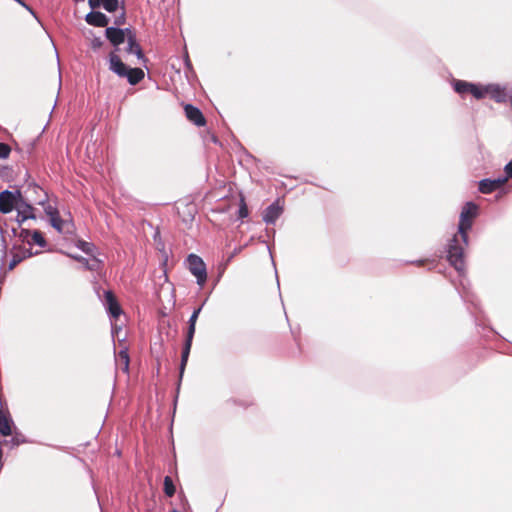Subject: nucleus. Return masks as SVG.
Listing matches in <instances>:
<instances>
[{
  "instance_id": "ea45409f",
  "label": "nucleus",
  "mask_w": 512,
  "mask_h": 512,
  "mask_svg": "<svg viewBox=\"0 0 512 512\" xmlns=\"http://www.w3.org/2000/svg\"><path fill=\"white\" fill-rule=\"evenodd\" d=\"M12 173V168L9 167V166H2L0 168V176L2 178H7L10 176V174Z\"/></svg>"
},
{
  "instance_id": "bb28decb",
  "label": "nucleus",
  "mask_w": 512,
  "mask_h": 512,
  "mask_svg": "<svg viewBox=\"0 0 512 512\" xmlns=\"http://www.w3.org/2000/svg\"><path fill=\"white\" fill-rule=\"evenodd\" d=\"M163 491L167 497H173L176 493V486L170 476H165L163 480Z\"/></svg>"
},
{
  "instance_id": "7c9ffc66",
  "label": "nucleus",
  "mask_w": 512,
  "mask_h": 512,
  "mask_svg": "<svg viewBox=\"0 0 512 512\" xmlns=\"http://www.w3.org/2000/svg\"><path fill=\"white\" fill-rule=\"evenodd\" d=\"M121 8L120 0H104L103 9L108 13H114Z\"/></svg>"
},
{
  "instance_id": "2f4dec72",
  "label": "nucleus",
  "mask_w": 512,
  "mask_h": 512,
  "mask_svg": "<svg viewBox=\"0 0 512 512\" xmlns=\"http://www.w3.org/2000/svg\"><path fill=\"white\" fill-rule=\"evenodd\" d=\"M18 239L21 243H27L31 247V234L32 230L28 228H24L21 226L20 230H18Z\"/></svg>"
},
{
  "instance_id": "f257e3e1",
  "label": "nucleus",
  "mask_w": 512,
  "mask_h": 512,
  "mask_svg": "<svg viewBox=\"0 0 512 512\" xmlns=\"http://www.w3.org/2000/svg\"><path fill=\"white\" fill-rule=\"evenodd\" d=\"M108 69L119 78H125L131 86L139 84L145 77L142 68L127 65L115 52L108 55Z\"/></svg>"
},
{
  "instance_id": "5701e85b",
  "label": "nucleus",
  "mask_w": 512,
  "mask_h": 512,
  "mask_svg": "<svg viewBox=\"0 0 512 512\" xmlns=\"http://www.w3.org/2000/svg\"><path fill=\"white\" fill-rule=\"evenodd\" d=\"M44 194H45L44 199L38 201V204L43 207L45 215L50 220L51 218L56 217L60 213H59V210L57 207L52 206L51 204L48 203V194L46 192H44Z\"/></svg>"
},
{
  "instance_id": "6e6d98bb",
  "label": "nucleus",
  "mask_w": 512,
  "mask_h": 512,
  "mask_svg": "<svg viewBox=\"0 0 512 512\" xmlns=\"http://www.w3.org/2000/svg\"><path fill=\"white\" fill-rule=\"evenodd\" d=\"M171 512H181V511H179L177 509H172Z\"/></svg>"
},
{
  "instance_id": "a211bd4d",
  "label": "nucleus",
  "mask_w": 512,
  "mask_h": 512,
  "mask_svg": "<svg viewBox=\"0 0 512 512\" xmlns=\"http://www.w3.org/2000/svg\"><path fill=\"white\" fill-rule=\"evenodd\" d=\"M30 443V440L26 438L19 430L15 428V431L12 433L11 439H3L0 440V445H9L10 448L18 447L21 444Z\"/></svg>"
},
{
  "instance_id": "f8f14e48",
  "label": "nucleus",
  "mask_w": 512,
  "mask_h": 512,
  "mask_svg": "<svg viewBox=\"0 0 512 512\" xmlns=\"http://www.w3.org/2000/svg\"><path fill=\"white\" fill-rule=\"evenodd\" d=\"M104 35L114 48L112 52L115 53L120 51V45L126 41L122 34V27H106Z\"/></svg>"
},
{
  "instance_id": "aec40b11",
  "label": "nucleus",
  "mask_w": 512,
  "mask_h": 512,
  "mask_svg": "<svg viewBox=\"0 0 512 512\" xmlns=\"http://www.w3.org/2000/svg\"><path fill=\"white\" fill-rule=\"evenodd\" d=\"M487 84L471 82L470 93L475 99L481 100L487 96Z\"/></svg>"
},
{
  "instance_id": "f03ea898",
  "label": "nucleus",
  "mask_w": 512,
  "mask_h": 512,
  "mask_svg": "<svg viewBox=\"0 0 512 512\" xmlns=\"http://www.w3.org/2000/svg\"><path fill=\"white\" fill-rule=\"evenodd\" d=\"M458 235H453L446 245V259L460 276L465 274V248Z\"/></svg>"
},
{
  "instance_id": "4468645a",
  "label": "nucleus",
  "mask_w": 512,
  "mask_h": 512,
  "mask_svg": "<svg viewBox=\"0 0 512 512\" xmlns=\"http://www.w3.org/2000/svg\"><path fill=\"white\" fill-rule=\"evenodd\" d=\"M284 211L283 206L279 204V200L273 201L263 212V221L266 224H275Z\"/></svg>"
},
{
  "instance_id": "a878e982",
  "label": "nucleus",
  "mask_w": 512,
  "mask_h": 512,
  "mask_svg": "<svg viewBox=\"0 0 512 512\" xmlns=\"http://www.w3.org/2000/svg\"><path fill=\"white\" fill-rule=\"evenodd\" d=\"M75 246L89 256H93L97 250V247L92 242H87L83 239H78L75 243Z\"/></svg>"
},
{
  "instance_id": "9d476101",
  "label": "nucleus",
  "mask_w": 512,
  "mask_h": 512,
  "mask_svg": "<svg viewBox=\"0 0 512 512\" xmlns=\"http://www.w3.org/2000/svg\"><path fill=\"white\" fill-rule=\"evenodd\" d=\"M184 113L188 121L197 127H203L206 125V118L203 112L197 106L187 103L184 105Z\"/></svg>"
},
{
  "instance_id": "79ce46f5",
  "label": "nucleus",
  "mask_w": 512,
  "mask_h": 512,
  "mask_svg": "<svg viewBox=\"0 0 512 512\" xmlns=\"http://www.w3.org/2000/svg\"><path fill=\"white\" fill-rule=\"evenodd\" d=\"M156 345L157 343H155L154 346L151 347V353L156 359H158L160 356L161 345H159L158 349L156 348Z\"/></svg>"
},
{
  "instance_id": "864d4df0",
  "label": "nucleus",
  "mask_w": 512,
  "mask_h": 512,
  "mask_svg": "<svg viewBox=\"0 0 512 512\" xmlns=\"http://www.w3.org/2000/svg\"><path fill=\"white\" fill-rule=\"evenodd\" d=\"M34 149V144H31V148L29 150V153H31V151Z\"/></svg>"
},
{
  "instance_id": "58836bf2",
  "label": "nucleus",
  "mask_w": 512,
  "mask_h": 512,
  "mask_svg": "<svg viewBox=\"0 0 512 512\" xmlns=\"http://www.w3.org/2000/svg\"><path fill=\"white\" fill-rule=\"evenodd\" d=\"M104 0H88V5L91 10H97L103 8Z\"/></svg>"
},
{
  "instance_id": "a18cd8bd",
  "label": "nucleus",
  "mask_w": 512,
  "mask_h": 512,
  "mask_svg": "<svg viewBox=\"0 0 512 512\" xmlns=\"http://www.w3.org/2000/svg\"><path fill=\"white\" fill-rule=\"evenodd\" d=\"M120 331H121V328H120V327H119V328H117V327H115V326H112V336H113V337H115V336L119 337V332H120Z\"/></svg>"
},
{
  "instance_id": "412c9836",
  "label": "nucleus",
  "mask_w": 512,
  "mask_h": 512,
  "mask_svg": "<svg viewBox=\"0 0 512 512\" xmlns=\"http://www.w3.org/2000/svg\"><path fill=\"white\" fill-rule=\"evenodd\" d=\"M451 85L453 90L462 97L470 93L471 82L469 81L453 79Z\"/></svg>"
},
{
  "instance_id": "e433bc0d",
  "label": "nucleus",
  "mask_w": 512,
  "mask_h": 512,
  "mask_svg": "<svg viewBox=\"0 0 512 512\" xmlns=\"http://www.w3.org/2000/svg\"><path fill=\"white\" fill-rule=\"evenodd\" d=\"M512 190V185L511 186H501V188H499L497 191V195H496V199L499 200L501 199L503 196L507 195L508 193H510V191Z\"/></svg>"
},
{
  "instance_id": "6e6552de",
  "label": "nucleus",
  "mask_w": 512,
  "mask_h": 512,
  "mask_svg": "<svg viewBox=\"0 0 512 512\" xmlns=\"http://www.w3.org/2000/svg\"><path fill=\"white\" fill-rule=\"evenodd\" d=\"M12 250L14 253L8 263V270H13L18 264H20L25 259L31 258L33 256H37L40 254V251H32L31 248H25L22 245L14 244L12 246Z\"/></svg>"
},
{
  "instance_id": "9b49d317",
  "label": "nucleus",
  "mask_w": 512,
  "mask_h": 512,
  "mask_svg": "<svg viewBox=\"0 0 512 512\" xmlns=\"http://www.w3.org/2000/svg\"><path fill=\"white\" fill-rule=\"evenodd\" d=\"M84 20L88 25L99 28L109 27L108 25L111 21L110 17L101 12L99 9L91 10L88 12L85 15Z\"/></svg>"
},
{
  "instance_id": "f704fd0d",
  "label": "nucleus",
  "mask_w": 512,
  "mask_h": 512,
  "mask_svg": "<svg viewBox=\"0 0 512 512\" xmlns=\"http://www.w3.org/2000/svg\"><path fill=\"white\" fill-rule=\"evenodd\" d=\"M104 45V41L101 39V37L94 36L91 40V49L93 51L99 50Z\"/></svg>"
},
{
  "instance_id": "20e7f679",
  "label": "nucleus",
  "mask_w": 512,
  "mask_h": 512,
  "mask_svg": "<svg viewBox=\"0 0 512 512\" xmlns=\"http://www.w3.org/2000/svg\"><path fill=\"white\" fill-rule=\"evenodd\" d=\"M94 289L96 294L98 295V298L103 304L109 318L118 319L119 316L123 313V309L120 303L118 302L114 292L110 289H107L103 290V293L101 295L99 286H95Z\"/></svg>"
},
{
  "instance_id": "c85d7f7f",
  "label": "nucleus",
  "mask_w": 512,
  "mask_h": 512,
  "mask_svg": "<svg viewBox=\"0 0 512 512\" xmlns=\"http://www.w3.org/2000/svg\"><path fill=\"white\" fill-rule=\"evenodd\" d=\"M49 224L58 232V233H64V226L68 224L67 221H65L60 214L56 217H53L49 220Z\"/></svg>"
},
{
  "instance_id": "c03bdc74",
  "label": "nucleus",
  "mask_w": 512,
  "mask_h": 512,
  "mask_svg": "<svg viewBox=\"0 0 512 512\" xmlns=\"http://www.w3.org/2000/svg\"><path fill=\"white\" fill-rule=\"evenodd\" d=\"M20 228H21V226H19L18 224H17V226H16V227H12V228H11V233H12V236H13V237L18 238V235H19V234H18V230H20Z\"/></svg>"
},
{
  "instance_id": "7ed1b4c3",
  "label": "nucleus",
  "mask_w": 512,
  "mask_h": 512,
  "mask_svg": "<svg viewBox=\"0 0 512 512\" xmlns=\"http://www.w3.org/2000/svg\"><path fill=\"white\" fill-rule=\"evenodd\" d=\"M193 338H194V336H189L186 334L185 340H184V343L182 346L181 360H180V364H179V368H178V381L176 383L175 396H174V400H173V412L174 413H175L176 407H177V402H178V397H179V393H180L182 379H183L185 369H186V366L188 363V359L190 356Z\"/></svg>"
},
{
  "instance_id": "b1692460",
  "label": "nucleus",
  "mask_w": 512,
  "mask_h": 512,
  "mask_svg": "<svg viewBox=\"0 0 512 512\" xmlns=\"http://www.w3.org/2000/svg\"><path fill=\"white\" fill-rule=\"evenodd\" d=\"M249 216V209L246 203L245 196L242 192L239 195V205L237 210V220L243 221Z\"/></svg>"
},
{
  "instance_id": "a19ab883",
  "label": "nucleus",
  "mask_w": 512,
  "mask_h": 512,
  "mask_svg": "<svg viewBox=\"0 0 512 512\" xmlns=\"http://www.w3.org/2000/svg\"><path fill=\"white\" fill-rule=\"evenodd\" d=\"M184 63H185V67H186V69L188 71L194 72L193 71V66H192V63H191V60H190L188 54H186L185 57H184Z\"/></svg>"
},
{
  "instance_id": "f3484780",
  "label": "nucleus",
  "mask_w": 512,
  "mask_h": 512,
  "mask_svg": "<svg viewBox=\"0 0 512 512\" xmlns=\"http://www.w3.org/2000/svg\"><path fill=\"white\" fill-rule=\"evenodd\" d=\"M473 221L470 218H465V216H459L458 223V236L464 243V245L469 244V231L472 229Z\"/></svg>"
},
{
  "instance_id": "8fccbe9b",
  "label": "nucleus",
  "mask_w": 512,
  "mask_h": 512,
  "mask_svg": "<svg viewBox=\"0 0 512 512\" xmlns=\"http://www.w3.org/2000/svg\"><path fill=\"white\" fill-rule=\"evenodd\" d=\"M245 153H246V155H247L248 157H250V158H252V159H254V160H255L254 156H252L248 151H246V150H245Z\"/></svg>"
},
{
  "instance_id": "5fc2aeb1",
  "label": "nucleus",
  "mask_w": 512,
  "mask_h": 512,
  "mask_svg": "<svg viewBox=\"0 0 512 512\" xmlns=\"http://www.w3.org/2000/svg\"><path fill=\"white\" fill-rule=\"evenodd\" d=\"M73 1L76 3H79V2H84L85 0H73Z\"/></svg>"
},
{
  "instance_id": "de8ad7c7",
  "label": "nucleus",
  "mask_w": 512,
  "mask_h": 512,
  "mask_svg": "<svg viewBox=\"0 0 512 512\" xmlns=\"http://www.w3.org/2000/svg\"><path fill=\"white\" fill-rule=\"evenodd\" d=\"M275 275H276V280H277V286H278V288H280V282H279V279H278L277 271L275 272Z\"/></svg>"
},
{
  "instance_id": "3c124183",
  "label": "nucleus",
  "mask_w": 512,
  "mask_h": 512,
  "mask_svg": "<svg viewBox=\"0 0 512 512\" xmlns=\"http://www.w3.org/2000/svg\"><path fill=\"white\" fill-rule=\"evenodd\" d=\"M267 249L269 250L270 256L272 257V252H271V248L269 245L267 246Z\"/></svg>"
},
{
  "instance_id": "cd10ccee",
  "label": "nucleus",
  "mask_w": 512,
  "mask_h": 512,
  "mask_svg": "<svg viewBox=\"0 0 512 512\" xmlns=\"http://www.w3.org/2000/svg\"><path fill=\"white\" fill-rule=\"evenodd\" d=\"M118 358L120 361H122V371L127 373L129 371V363H130V357L128 352V347L123 346L119 352H118Z\"/></svg>"
},
{
  "instance_id": "1a4fd4ad",
  "label": "nucleus",
  "mask_w": 512,
  "mask_h": 512,
  "mask_svg": "<svg viewBox=\"0 0 512 512\" xmlns=\"http://www.w3.org/2000/svg\"><path fill=\"white\" fill-rule=\"evenodd\" d=\"M15 222L22 226L27 220H37V209L25 198L15 210Z\"/></svg>"
},
{
  "instance_id": "4be33fe9",
  "label": "nucleus",
  "mask_w": 512,
  "mask_h": 512,
  "mask_svg": "<svg viewBox=\"0 0 512 512\" xmlns=\"http://www.w3.org/2000/svg\"><path fill=\"white\" fill-rule=\"evenodd\" d=\"M478 211L479 206L473 201H468L462 207L460 216H463L464 214L465 218H470L471 220H473L478 216Z\"/></svg>"
},
{
  "instance_id": "6ab92c4d",
  "label": "nucleus",
  "mask_w": 512,
  "mask_h": 512,
  "mask_svg": "<svg viewBox=\"0 0 512 512\" xmlns=\"http://www.w3.org/2000/svg\"><path fill=\"white\" fill-rule=\"evenodd\" d=\"M205 302L206 301H204L200 306L194 308V310L192 311V314L190 315L188 322H187V324H188L187 331H186L187 335H189V336L195 335L196 323H197L198 317L202 311V308H203Z\"/></svg>"
},
{
  "instance_id": "423d86ee",
  "label": "nucleus",
  "mask_w": 512,
  "mask_h": 512,
  "mask_svg": "<svg viewBox=\"0 0 512 512\" xmlns=\"http://www.w3.org/2000/svg\"><path fill=\"white\" fill-rule=\"evenodd\" d=\"M25 199L22 191L19 187L11 191L5 189L0 192V212L2 214H8L13 210H16L21 202Z\"/></svg>"
},
{
  "instance_id": "c9c22d12",
  "label": "nucleus",
  "mask_w": 512,
  "mask_h": 512,
  "mask_svg": "<svg viewBox=\"0 0 512 512\" xmlns=\"http://www.w3.org/2000/svg\"><path fill=\"white\" fill-rule=\"evenodd\" d=\"M122 34L125 38V40L128 42L130 37L132 38H136V32L135 30L132 28V27H126V28H122Z\"/></svg>"
},
{
  "instance_id": "72a5a7b5",
  "label": "nucleus",
  "mask_w": 512,
  "mask_h": 512,
  "mask_svg": "<svg viewBox=\"0 0 512 512\" xmlns=\"http://www.w3.org/2000/svg\"><path fill=\"white\" fill-rule=\"evenodd\" d=\"M460 293V296L461 298L463 299L464 302H469L471 303L473 306L476 307V303L474 301V295L472 293H470L468 290H466L465 288H463V291L462 292H459Z\"/></svg>"
},
{
  "instance_id": "4c0bfd02",
  "label": "nucleus",
  "mask_w": 512,
  "mask_h": 512,
  "mask_svg": "<svg viewBox=\"0 0 512 512\" xmlns=\"http://www.w3.org/2000/svg\"><path fill=\"white\" fill-rule=\"evenodd\" d=\"M187 209H188V212L185 216H183L182 221L186 225H190L194 220V212L192 211V209L190 207H187Z\"/></svg>"
},
{
  "instance_id": "37998d69",
  "label": "nucleus",
  "mask_w": 512,
  "mask_h": 512,
  "mask_svg": "<svg viewBox=\"0 0 512 512\" xmlns=\"http://www.w3.org/2000/svg\"><path fill=\"white\" fill-rule=\"evenodd\" d=\"M243 247H238L233 250V252L228 257V261H230L232 258H234L238 253L242 251Z\"/></svg>"
},
{
  "instance_id": "0eeeda50",
  "label": "nucleus",
  "mask_w": 512,
  "mask_h": 512,
  "mask_svg": "<svg viewBox=\"0 0 512 512\" xmlns=\"http://www.w3.org/2000/svg\"><path fill=\"white\" fill-rule=\"evenodd\" d=\"M512 180V176H509L507 166L503 168V174L496 178H483L478 181V191L482 194H491L497 191L501 186L505 185L506 182Z\"/></svg>"
},
{
  "instance_id": "393cba45",
  "label": "nucleus",
  "mask_w": 512,
  "mask_h": 512,
  "mask_svg": "<svg viewBox=\"0 0 512 512\" xmlns=\"http://www.w3.org/2000/svg\"><path fill=\"white\" fill-rule=\"evenodd\" d=\"M30 242L31 246L37 245L40 248H46L48 246V242L44 237V234L38 229L32 230Z\"/></svg>"
},
{
  "instance_id": "ddd939ff",
  "label": "nucleus",
  "mask_w": 512,
  "mask_h": 512,
  "mask_svg": "<svg viewBox=\"0 0 512 512\" xmlns=\"http://www.w3.org/2000/svg\"><path fill=\"white\" fill-rule=\"evenodd\" d=\"M487 87V96H490L496 103H506L510 97L506 86L498 83H488Z\"/></svg>"
},
{
  "instance_id": "603ef678",
  "label": "nucleus",
  "mask_w": 512,
  "mask_h": 512,
  "mask_svg": "<svg viewBox=\"0 0 512 512\" xmlns=\"http://www.w3.org/2000/svg\"><path fill=\"white\" fill-rule=\"evenodd\" d=\"M422 262H423L422 260H418V261H416L415 263H416L417 265H420V264H422Z\"/></svg>"
},
{
  "instance_id": "09e8293b",
  "label": "nucleus",
  "mask_w": 512,
  "mask_h": 512,
  "mask_svg": "<svg viewBox=\"0 0 512 512\" xmlns=\"http://www.w3.org/2000/svg\"><path fill=\"white\" fill-rule=\"evenodd\" d=\"M212 141H213L214 143H218V138H217L215 135H213V136H212Z\"/></svg>"
},
{
  "instance_id": "c756f323",
  "label": "nucleus",
  "mask_w": 512,
  "mask_h": 512,
  "mask_svg": "<svg viewBox=\"0 0 512 512\" xmlns=\"http://www.w3.org/2000/svg\"><path fill=\"white\" fill-rule=\"evenodd\" d=\"M121 13L114 18L112 27H121L126 23V7L124 0L121 1Z\"/></svg>"
},
{
  "instance_id": "dca6fc26",
  "label": "nucleus",
  "mask_w": 512,
  "mask_h": 512,
  "mask_svg": "<svg viewBox=\"0 0 512 512\" xmlns=\"http://www.w3.org/2000/svg\"><path fill=\"white\" fill-rule=\"evenodd\" d=\"M125 51L128 54L135 55L137 57V59L143 63L144 67L147 68V63L149 60L146 57L140 43L138 42L137 37L136 38L130 37L129 41L127 42Z\"/></svg>"
},
{
  "instance_id": "39448f33",
  "label": "nucleus",
  "mask_w": 512,
  "mask_h": 512,
  "mask_svg": "<svg viewBox=\"0 0 512 512\" xmlns=\"http://www.w3.org/2000/svg\"><path fill=\"white\" fill-rule=\"evenodd\" d=\"M188 270L196 278V283L203 288L207 281V268L204 260L195 253H190L185 261Z\"/></svg>"
},
{
  "instance_id": "473e14b6",
  "label": "nucleus",
  "mask_w": 512,
  "mask_h": 512,
  "mask_svg": "<svg viewBox=\"0 0 512 512\" xmlns=\"http://www.w3.org/2000/svg\"><path fill=\"white\" fill-rule=\"evenodd\" d=\"M10 153H11V147L5 142H0V159L1 160L7 159L9 157Z\"/></svg>"
},
{
  "instance_id": "49530a36",
  "label": "nucleus",
  "mask_w": 512,
  "mask_h": 512,
  "mask_svg": "<svg viewBox=\"0 0 512 512\" xmlns=\"http://www.w3.org/2000/svg\"><path fill=\"white\" fill-rule=\"evenodd\" d=\"M29 186H33L34 189H41V187L35 182H32Z\"/></svg>"
},
{
  "instance_id": "2eb2a0df",
  "label": "nucleus",
  "mask_w": 512,
  "mask_h": 512,
  "mask_svg": "<svg viewBox=\"0 0 512 512\" xmlns=\"http://www.w3.org/2000/svg\"><path fill=\"white\" fill-rule=\"evenodd\" d=\"M60 252L65 254L66 256L72 258L73 260L81 263L85 267V269L88 271H97L103 266V261L96 258L94 255L92 256L93 257L92 260L89 261L87 258H85L81 255H78V254H71L68 252H63L62 250H60Z\"/></svg>"
}]
</instances>
